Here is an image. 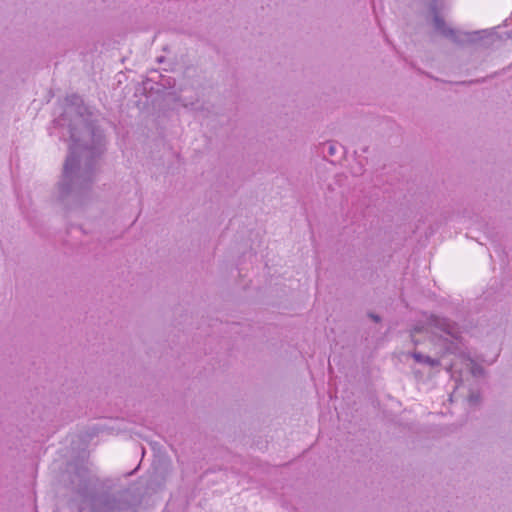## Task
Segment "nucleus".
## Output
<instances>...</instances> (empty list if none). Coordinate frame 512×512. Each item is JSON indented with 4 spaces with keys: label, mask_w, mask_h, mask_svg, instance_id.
<instances>
[{
    "label": "nucleus",
    "mask_w": 512,
    "mask_h": 512,
    "mask_svg": "<svg viewBox=\"0 0 512 512\" xmlns=\"http://www.w3.org/2000/svg\"><path fill=\"white\" fill-rule=\"evenodd\" d=\"M434 25L435 27L441 31L443 34L445 35H448V34H451L452 33V30L451 29H448L446 28L445 26V22L442 18H440L439 16H436L434 18Z\"/></svg>",
    "instance_id": "7ed1b4c3"
},
{
    "label": "nucleus",
    "mask_w": 512,
    "mask_h": 512,
    "mask_svg": "<svg viewBox=\"0 0 512 512\" xmlns=\"http://www.w3.org/2000/svg\"><path fill=\"white\" fill-rule=\"evenodd\" d=\"M373 318H374L375 321L379 320L378 317H376V316H373Z\"/></svg>",
    "instance_id": "20e7f679"
},
{
    "label": "nucleus",
    "mask_w": 512,
    "mask_h": 512,
    "mask_svg": "<svg viewBox=\"0 0 512 512\" xmlns=\"http://www.w3.org/2000/svg\"><path fill=\"white\" fill-rule=\"evenodd\" d=\"M433 321L435 322L436 326H441L442 330L446 334L452 336L453 338H457V331H456L455 327L452 324L448 323L444 319H439L437 317H434Z\"/></svg>",
    "instance_id": "f257e3e1"
},
{
    "label": "nucleus",
    "mask_w": 512,
    "mask_h": 512,
    "mask_svg": "<svg viewBox=\"0 0 512 512\" xmlns=\"http://www.w3.org/2000/svg\"><path fill=\"white\" fill-rule=\"evenodd\" d=\"M413 357L417 362L426 363L430 366H437L440 364V361L438 359H433L429 356H423L420 353H414Z\"/></svg>",
    "instance_id": "f03ea898"
}]
</instances>
